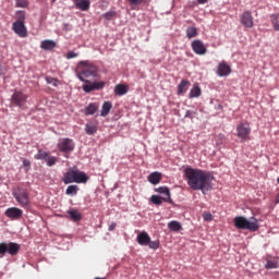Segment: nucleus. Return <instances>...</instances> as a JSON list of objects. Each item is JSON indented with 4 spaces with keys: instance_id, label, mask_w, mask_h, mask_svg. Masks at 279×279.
<instances>
[{
    "instance_id": "7",
    "label": "nucleus",
    "mask_w": 279,
    "mask_h": 279,
    "mask_svg": "<svg viewBox=\"0 0 279 279\" xmlns=\"http://www.w3.org/2000/svg\"><path fill=\"white\" fill-rule=\"evenodd\" d=\"M238 138L241 141H250V134H252V128H250V123L242 122L236 126Z\"/></svg>"
},
{
    "instance_id": "4",
    "label": "nucleus",
    "mask_w": 279,
    "mask_h": 279,
    "mask_svg": "<svg viewBox=\"0 0 279 279\" xmlns=\"http://www.w3.org/2000/svg\"><path fill=\"white\" fill-rule=\"evenodd\" d=\"M62 182L65 184H86V182H88V177L83 171L70 169L64 173Z\"/></svg>"
},
{
    "instance_id": "38",
    "label": "nucleus",
    "mask_w": 279,
    "mask_h": 279,
    "mask_svg": "<svg viewBox=\"0 0 279 279\" xmlns=\"http://www.w3.org/2000/svg\"><path fill=\"white\" fill-rule=\"evenodd\" d=\"M47 165L48 167H53V165H56V162H58V158L53 157V156H48L47 159Z\"/></svg>"
},
{
    "instance_id": "26",
    "label": "nucleus",
    "mask_w": 279,
    "mask_h": 279,
    "mask_svg": "<svg viewBox=\"0 0 279 279\" xmlns=\"http://www.w3.org/2000/svg\"><path fill=\"white\" fill-rule=\"evenodd\" d=\"M270 23H271L272 29H275V32H279V14L278 13H274L270 15Z\"/></svg>"
},
{
    "instance_id": "25",
    "label": "nucleus",
    "mask_w": 279,
    "mask_h": 279,
    "mask_svg": "<svg viewBox=\"0 0 279 279\" xmlns=\"http://www.w3.org/2000/svg\"><path fill=\"white\" fill-rule=\"evenodd\" d=\"M190 99H195V97H202V88L199 85L195 84L189 94Z\"/></svg>"
},
{
    "instance_id": "39",
    "label": "nucleus",
    "mask_w": 279,
    "mask_h": 279,
    "mask_svg": "<svg viewBox=\"0 0 279 279\" xmlns=\"http://www.w3.org/2000/svg\"><path fill=\"white\" fill-rule=\"evenodd\" d=\"M77 56H80V53H77V52H75V51H73V50H70V51H68L65 58H66L68 60H72L73 58H77Z\"/></svg>"
},
{
    "instance_id": "21",
    "label": "nucleus",
    "mask_w": 279,
    "mask_h": 279,
    "mask_svg": "<svg viewBox=\"0 0 279 279\" xmlns=\"http://www.w3.org/2000/svg\"><path fill=\"white\" fill-rule=\"evenodd\" d=\"M189 86H191V82L182 80L178 86V95H184L189 90Z\"/></svg>"
},
{
    "instance_id": "12",
    "label": "nucleus",
    "mask_w": 279,
    "mask_h": 279,
    "mask_svg": "<svg viewBox=\"0 0 279 279\" xmlns=\"http://www.w3.org/2000/svg\"><path fill=\"white\" fill-rule=\"evenodd\" d=\"M230 73H232V69L230 65H228V63H226V61H222L218 64L217 75H219V77H228Z\"/></svg>"
},
{
    "instance_id": "43",
    "label": "nucleus",
    "mask_w": 279,
    "mask_h": 279,
    "mask_svg": "<svg viewBox=\"0 0 279 279\" xmlns=\"http://www.w3.org/2000/svg\"><path fill=\"white\" fill-rule=\"evenodd\" d=\"M204 221H213V214L210 213H204L203 214Z\"/></svg>"
},
{
    "instance_id": "11",
    "label": "nucleus",
    "mask_w": 279,
    "mask_h": 279,
    "mask_svg": "<svg viewBox=\"0 0 279 279\" xmlns=\"http://www.w3.org/2000/svg\"><path fill=\"white\" fill-rule=\"evenodd\" d=\"M192 49L197 56H204L207 51L204 41L199 39H195L194 41H192Z\"/></svg>"
},
{
    "instance_id": "17",
    "label": "nucleus",
    "mask_w": 279,
    "mask_h": 279,
    "mask_svg": "<svg viewBox=\"0 0 279 279\" xmlns=\"http://www.w3.org/2000/svg\"><path fill=\"white\" fill-rule=\"evenodd\" d=\"M155 191H156V193L166 195V197H162L163 202H167L168 204H173V199H171V192L169 191V187L160 186V187L156 189Z\"/></svg>"
},
{
    "instance_id": "5",
    "label": "nucleus",
    "mask_w": 279,
    "mask_h": 279,
    "mask_svg": "<svg viewBox=\"0 0 279 279\" xmlns=\"http://www.w3.org/2000/svg\"><path fill=\"white\" fill-rule=\"evenodd\" d=\"M21 252V244L15 242H2L0 243V258H3L7 254L10 256H16Z\"/></svg>"
},
{
    "instance_id": "14",
    "label": "nucleus",
    "mask_w": 279,
    "mask_h": 279,
    "mask_svg": "<svg viewBox=\"0 0 279 279\" xmlns=\"http://www.w3.org/2000/svg\"><path fill=\"white\" fill-rule=\"evenodd\" d=\"M14 197L22 208H27L29 206V196L27 195V192L14 194Z\"/></svg>"
},
{
    "instance_id": "19",
    "label": "nucleus",
    "mask_w": 279,
    "mask_h": 279,
    "mask_svg": "<svg viewBox=\"0 0 279 279\" xmlns=\"http://www.w3.org/2000/svg\"><path fill=\"white\" fill-rule=\"evenodd\" d=\"M147 180L150 184H160V180H162V173L160 172H153L147 177Z\"/></svg>"
},
{
    "instance_id": "45",
    "label": "nucleus",
    "mask_w": 279,
    "mask_h": 279,
    "mask_svg": "<svg viewBox=\"0 0 279 279\" xmlns=\"http://www.w3.org/2000/svg\"><path fill=\"white\" fill-rule=\"evenodd\" d=\"M116 228H117V222H112V223L109 226V232L114 231Z\"/></svg>"
},
{
    "instance_id": "50",
    "label": "nucleus",
    "mask_w": 279,
    "mask_h": 279,
    "mask_svg": "<svg viewBox=\"0 0 279 279\" xmlns=\"http://www.w3.org/2000/svg\"><path fill=\"white\" fill-rule=\"evenodd\" d=\"M56 2V0H52V3Z\"/></svg>"
},
{
    "instance_id": "36",
    "label": "nucleus",
    "mask_w": 279,
    "mask_h": 279,
    "mask_svg": "<svg viewBox=\"0 0 279 279\" xmlns=\"http://www.w3.org/2000/svg\"><path fill=\"white\" fill-rule=\"evenodd\" d=\"M16 19L17 21L15 23H25V11H17Z\"/></svg>"
},
{
    "instance_id": "44",
    "label": "nucleus",
    "mask_w": 279,
    "mask_h": 279,
    "mask_svg": "<svg viewBox=\"0 0 279 279\" xmlns=\"http://www.w3.org/2000/svg\"><path fill=\"white\" fill-rule=\"evenodd\" d=\"M131 5H141L145 0H128Z\"/></svg>"
},
{
    "instance_id": "13",
    "label": "nucleus",
    "mask_w": 279,
    "mask_h": 279,
    "mask_svg": "<svg viewBox=\"0 0 279 279\" xmlns=\"http://www.w3.org/2000/svg\"><path fill=\"white\" fill-rule=\"evenodd\" d=\"M104 86H106V82L87 83L83 85V90L85 93H93V90H101Z\"/></svg>"
},
{
    "instance_id": "9",
    "label": "nucleus",
    "mask_w": 279,
    "mask_h": 279,
    "mask_svg": "<svg viewBox=\"0 0 279 279\" xmlns=\"http://www.w3.org/2000/svg\"><path fill=\"white\" fill-rule=\"evenodd\" d=\"M240 23L248 29L254 27V16H252V11H244L240 17Z\"/></svg>"
},
{
    "instance_id": "24",
    "label": "nucleus",
    "mask_w": 279,
    "mask_h": 279,
    "mask_svg": "<svg viewBox=\"0 0 279 279\" xmlns=\"http://www.w3.org/2000/svg\"><path fill=\"white\" fill-rule=\"evenodd\" d=\"M40 47L45 51H51L52 49H56V41L46 39V40L41 41Z\"/></svg>"
},
{
    "instance_id": "46",
    "label": "nucleus",
    "mask_w": 279,
    "mask_h": 279,
    "mask_svg": "<svg viewBox=\"0 0 279 279\" xmlns=\"http://www.w3.org/2000/svg\"><path fill=\"white\" fill-rule=\"evenodd\" d=\"M32 162L28 159H23V167H29Z\"/></svg>"
},
{
    "instance_id": "37",
    "label": "nucleus",
    "mask_w": 279,
    "mask_h": 279,
    "mask_svg": "<svg viewBox=\"0 0 279 279\" xmlns=\"http://www.w3.org/2000/svg\"><path fill=\"white\" fill-rule=\"evenodd\" d=\"M150 250H158L160 247V241H151L149 240V243L147 244Z\"/></svg>"
},
{
    "instance_id": "28",
    "label": "nucleus",
    "mask_w": 279,
    "mask_h": 279,
    "mask_svg": "<svg viewBox=\"0 0 279 279\" xmlns=\"http://www.w3.org/2000/svg\"><path fill=\"white\" fill-rule=\"evenodd\" d=\"M169 230H172V232H180L182 230V225L179 221L172 220L168 223Z\"/></svg>"
},
{
    "instance_id": "30",
    "label": "nucleus",
    "mask_w": 279,
    "mask_h": 279,
    "mask_svg": "<svg viewBox=\"0 0 279 279\" xmlns=\"http://www.w3.org/2000/svg\"><path fill=\"white\" fill-rule=\"evenodd\" d=\"M114 93L121 97L128 93V86L119 84L114 87Z\"/></svg>"
},
{
    "instance_id": "22",
    "label": "nucleus",
    "mask_w": 279,
    "mask_h": 279,
    "mask_svg": "<svg viewBox=\"0 0 279 279\" xmlns=\"http://www.w3.org/2000/svg\"><path fill=\"white\" fill-rule=\"evenodd\" d=\"M110 110H112V102L105 101L101 106L100 117H108V114H110Z\"/></svg>"
},
{
    "instance_id": "18",
    "label": "nucleus",
    "mask_w": 279,
    "mask_h": 279,
    "mask_svg": "<svg viewBox=\"0 0 279 279\" xmlns=\"http://www.w3.org/2000/svg\"><path fill=\"white\" fill-rule=\"evenodd\" d=\"M278 265H279L278 257H274L271 255H268L266 257V264H265L266 269H278Z\"/></svg>"
},
{
    "instance_id": "3",
    "label": "nucleus",
    "mask_w": 279,
    "mask_h": 279,
    "mask_svg": "<svg viewBox=\"0 0 279 279\" xmlns=\"http://www.w3.org/2000/svg\"><path fill=\"white\" fill-rule=\"evenodd\" d=\"M233 223L238 230H248L250 232H256L260 228L258 219L255 217L247 219L243 216H238L233 219Z\"/></svg>"
},
{
    "instance_id": "49",
    "label": "nucleus",
    "mask_w": 279,
    "mask_h": 279,
    "mask_svg": "<svg viewBox=\"0 0 279 279\" xmlns=\"http://www.w3.org/2000/svg\"><path fill=\"white\" fill-rule=\"evenodd\" d=\"M277 182H278V184H279V178L277 179Z\"/></svg>"
},
{
    "instance_id": "35",
    "label": "nucleus",
    "mask_w": 279,
    "mask_h": 279,
    "mask_svg": "<svg viewBox=\"0 0 279 279\" xmlns=\"http://www.w3.org/2000/svg\"><path fill=\"white\" fill-rule=\"evenodd\" d=\"M150 202L153 204H155V206H161L162 205V202H165V199H162V197L158 196V195H153L150 197Z\"/></svg>"
},
{
    "instance_id": "34",
    "label": "nucleus",
    "mask_w": 279,
    "mask_h": 279,
    "mask_svg": "<svg viewBox=\"0 0 279 279\" xmlns=\"http://www.w3.org/2000/svg\"><path fill=\"white\" fill-rule=\"evenodd\" d=\"M102 19H106V21L117 19V11H108L107 13L102 14Z\"/></svg>"
},
{
    "instance_id": "29",
    "label": "nucleus",
    "mask_w": 279,
    "mask_h": 279,
    "mask_svg": "<svg viewBox=\"0 0 279 279\" xmlns=\"http://www.w3.org/2000/svg\"><path fill=\"white\" fill-rule=\"evenodd\" d=\"M68 215L70 216V218H72L73 221L82 220V214H80V211H77V209L69 210Z\"/></svg>"
},
{
    "instance_id": "33",
    "label": "nucleus",
    "mask_w": 279,
    "mask_h": 279,
    "mask_svg": "<svg viewBox=\"0 0 279 279\" xmlns=\"http://www.w3.org/2000/svg\"><path fill=\"white\" fill-rule=\"evenodd\" d=\"M35 158H36V160H47V158H49V153H47L45 150H38Z\"/></svg>"
},
{
    "instance_id": "20",
    "label": "nucleus",
    "mask_w": 279,
    "mask_h": 279,
    "mask_svg": "<svg viewBox=\"0 0 279 279\" xmlns=\"http://www.w3.org/2000/svg\"><path fill=\"white\" fill-rule=\"evenodd\" d=\"M150 239L151 238L149 236V234L147 232L143 231L137 235L136 241H137L138 245H147L149 243Z\"/></svg>"
},
{
    "instance_id": "31",
    "label": "nucleus",
    "mask_w": 279,
    "mask_h": 279,
    "mask_svg": "<svg viewBox=\"0 0 279 279\" xmlns=\"http://www.w3.org/2000/svg\"><path fill=\"white\" fill-rule=\"evenodd\" d=\"M77 191H80V186L69 185L65 190V195H71L73 197V196L77 195Z\"/></svg>"
},
{
    "instance_id": "1",
    "label": "nucleus",
    "mask_w": 279,
    "mask_h": 279,
    "mask_svg": "<svg viewBox=\"0 0 279 279\" xmlns=\"http://www.w3.org/2000/svg\"><path fill=\"white\" fill-rule=\"evenodd\" d=\"M187 185L192 191H210L213 189V175L202 169L187 167L183 171Z\"/></svg>"
},
{
    "instance_id": "27",
    "label": "nucleus",
    "mask_w": 279,
    "mask_h": 279,
    "mask_svg": "<svg viewBox=\"0 0 279 279\" xmlns=\"http://www.w3.org/2000/svg\"><path fill=\"white\" fill-rule=\"evenodd\" d=\"M85 132L88 136H93V134H97V124L89 122L85 125Z\"/></svg>"
},
{
    "instance_id": "6",
    "label": "nucleus",
    "mask_w": 279,
    "mask_h": 279,
    "mask_svg": "<svg viewBox=\"0 0 279 279\" xmlns=\"http://www.w3.org/2000/svg\"><path fill=\"white\" fill-rule=\"evenodd\" d=\"M57 147L60 151H62V154H71V151L75 149V142L69 137L61 138L57 144Z\"/></svg>"
},
{
    "instance_id": "41",
    "label": "nucleus",
    "mask_w": 279,
    "mask_h": 279,
    "mask_svg": "<svg viewBox=\"0 0 279 279\" xmlns=\"http://www.w3.org/2000/svg\"><path fill=\"white\" fill-rule=\"evenodd\" d=\"M16 8H27V0H16Z\"/></svg>"
},
{
    "instance_id": "40",
    "label": "nucleus",
    "mask_w": 279,
    "mask_h": 279,
    "mask_svg": "<svg viewBox=\"0 0 279 279\" xmlns=\"http://www.w3.org/2000/svg\"><path fill=\"white\" fill-rule=\"evenodd\" d=\"M46 82L47 84H52V86H58V84H60V81L53 77H46Z\"/></svg>"
},
{
    "instance_id": "10",
    "label": "nucleus",
    "mask_w": 279,
    "mask_h": 279,
    "mask_svg": "<svg viewBox=\"0 0 279 279\" xmlns=\"http://www.w3.org/2000/svg\"><path fill=\"white\" fill-rule=\"evenodd\" d=\"M13 32H15L20 38H27V27H25V22H14Z\"/></svg>"
},
{
    "instance_id": "16",
    "label": "nucleus",
    "mask_w": 279,
    "mask_h": 279,
    "mask_svg": "<svg viewBox=\"0 0 279 279\" xmlns=\"http://www.w3.org/2000/svg\"><path fill=\"white\" fill-rule=\"evenodd\" d=\"M77 10L82 12H88L90 10V0H72Z\"/></svg>"
},
{
    "instance_id": "48",
    "label": "nucleus",
    "mask_w": 279,
    "mask_h": 279,
    "mask_svg": "<svg viewBox=\"0 0 279 279\" xmlns=\"http://www.w3.org/2000/svg\"><path fill=\"white\" fill-rule=\"evenodd\" d=\"M95 279H104V278L96 277Z\"/></svg>"
},
{
    "instance_id": "2",
    "label": "nucleus",
    "mask_w": 279,
    "mask_h": 279,
    "mask_svg": "<svg viewBox=\"0 0 279 279\" xmlns=\"http://www.w3.org/2000/svg\"><path fill=\"white\" fill-rule=\"evenodd\" d=\"M98 75L99 72L97 66L88 62L81 61L76 66V77H78L81 82H85V84H90V80H93V77H97Z\"/></svg>"
},
{
    "instance_id": "42",
    "label": "nucleus",
    "mask_w": 279,
    "mask_h": 279,
    "mask_svg": "<svg viewBox=\"0 0 279 279\" xmlns=\"http://www.w3.org/2000/svg\"><path fill=\"white\" fill-rule=\"evenodd\" d=\"M195 114H197V111H193V110H187L184 118L185 119H194Z\"/></svg>"
},
{
    "instance_id": "23",
    "label": "nucleus",
    "mask_w": 279,
    "mask_h": 279,
    "mask_svg": "<svg viewBox=\"0 0 279 279\" xmlns=\"http://www.w3.org/2000/svg\"><path fill=\"white\" fill-rule=\"evenodd\" d=\"M99 110V104L97 102H90L86 108H85V114L86 117L90 114H95Z\"/></svg>"
},
{
    "instance_id": "47",
    "label": "nucleus",
    "mask_w": 279,
    "mask_h": 279,
    "mask_svg": "<svg viewBox=\"0 0 279 279\" xmlns=\"http://www.w3.org/2000/svg\"><path fill=\"white\" fill-rule=\"evenodd\" d=\"M197 3H199V5H204L205 3H208V0H197Z\"/></svg>"
},
{
    "instance_id": "8",
    "label": "nucleus",
    "mask_w": 279,
    "mask_h": 279,
    "mask_svg": "<svg viewBox=\"0 0 279 279\" xmlns=\"http://www.w3.org/2000/svg\"><path fill=\"white\" fill-rule=\"evenodd\" d=\"M26 101L27 95L23 94V92H14V94L11 97V102L14 104V106H19V108H23Z\"/></svg>"
},
{
    "instance_id": "32",
    "label": "nucleus",
    "mask_w": 279,
    "mask_h": 279,
    "mask_svg": "<svg viewBox=\"0 0 279 279\" xmlns=\"http://www.w3.org/2000/svg\"><path fill=\"white\" fill-rule=\"evenodd\" d=\"M197 36V28L196 27H187L186 29V37L187 38H195Z\"/></svg>"
},
{
    "instance_id": "15",
    "label": "nucleus",
    "mask_w": 279,
    "mask_h": 279,
    "mask_svg": "<svg viewBox=\"0 0 279 279\" xmlns=\"http://www.w3.org/2000/svg\"><path fill=\"white\" fill-rule=\"evenodd\" d=\"M4 215L9 217V219H21V217H23V210L19 207H10L5 210Z\"/></svg>"
}]
</instances>
